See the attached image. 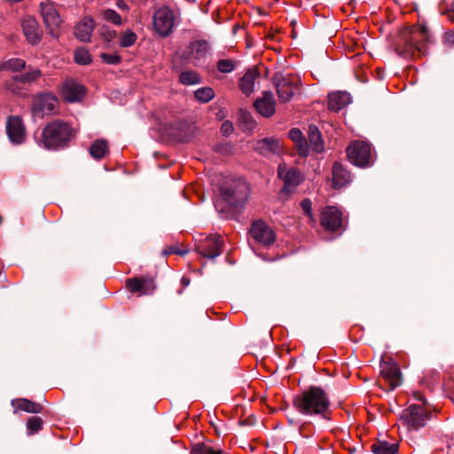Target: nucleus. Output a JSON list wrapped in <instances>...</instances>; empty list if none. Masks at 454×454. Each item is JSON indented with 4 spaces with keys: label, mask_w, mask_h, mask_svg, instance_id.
<instances>
[{
    "label": "nucleus",
    "mask_w": 454,
    "mask_h": 454,
    "mask_svg": "<svg viewBox=\"0 0 454 454\" xmlns=\"http://www.w3.org/2000/svg\"><path fill=\"white\" fill-rule=\"evenodd\" d=\"M278 176L284 183L281 192L286 194L294 192L304 179L301 171L297 168L289 167L285 163L278 165Z\"/></svg>",
    "instance_id": "obj_5"
},
{
    "label": "nucleus",
    "mask_w": 454,
    "mask_h": 454,
    "mask_svg": "<svg viewBox=\"0 0 454 454\" xmlns=\"http://www.w3.org/2000/svg\"><path fill=\"white\" fill-rule=\"evenodd\" d=\"M252 238L264 246H269L275 241L272 230L262 221H254L250 229Z\"/></svg>",
    "instance_id": "obj_15"
},
{
    "label": "nucleus",
    "mask_w": 454,
    "mask_h": 454,
    "mask_svg": "<svg viewBox=\"0 0 454 454\" xmlns=\"http://www.w3.org/2000/svg\"><path fill=\"white\" fill-rule=\"evenodd\" d=\"M6 133L12 144L21 145L24 142L26 130L20 116L8 117L6 121Z\"/></svg>",
    "instance_id": "obj_14"
},
{
    "label": "nucleus",
    "mask_w": 454,
    "mask_h": 454,
    "mask_svg": "<svg viewBox=\"0 0 454 454\" xmlns=\"http://www.w3.org/2000/svg\"><path fill=\"white\" fill-rule=\"evenodd\" d=\"M372 450L374 454H395L398 450V445L395 442L379 441L372 444Z\"/></svg>",
    "instance_id": "obj_31"
},
{
    "label": "nucleus",
    "mask_w": 454,
    "mask_h": 454,
    "mask_svg": "<svg viewBox=\"0 0 454 454\" xmlns=\"http://www.w3.org/2000/svg\"><path fill=\"white\" fill-rule=\"evenodd\" d=\"M200 454H223V452L220 450H215L204 442H200Z\"/></svg>",
    "instance_id": "obj_48"
},
{
    "label": "nucleus",
    "mask_w": 454,
    "mask_h": 454,
    "mask_svg": "<svg viewBox=\"0 0 454 454\" xmlns=\"http://www.w3.org/2000/svg\"><path fill=\"white\" fill-rule=\"evenodd\" d=\"M183 294V289H179V290L177 291V294H179V295H180V294Z\"/></svg>",
    "instance_id": "obj_58"
},
{
    "label": "nucleus",
    "mask_w": 454,
    "mask_h": 454,
    "mask_svg": "<svg viewBox=\"0 0 454 454\" xmlns=\"http://www.w3.org/2000/svg\"><path fill=\"white\" fill-rule=\"evenodd\" d=\"M43 421L40 417H30L27 421V434L31 435L38 433L43 428Z\"/></svg>",
    "instance_id": "obj_36"
},
{
    "label": "nucleus",
    "mask_w": 454,
    "mask_h": 454,
    "mask_svg": "<svg viewBox=\"0 0 454 454\" xmlns=\"http://www.w3.org/2000/svg\"><path fill=\"white\" fill-rule=\"evenodd\" d=\"M256 110L265 117H270L275 113V100L272 92L265 91L262 98L254 102Z\"/></svg>",
    "instance_id": "obj_21"
},
{
    "label": "nucleus",
    "mask_w": 454,
    "mask_h": 454,
    "mask_svg": "<svg viewBox=\"0 0 454 454\" xmlns=\"http://www.w3.org/2000/svg\"><path fill=\"white\" fill-rule=\"evenodd\" d=\"M23 34L29 44L35 46L41 40L43 32L39 23L34 17H27L21 21Z\"/></svg>",
    "instance_id": "obj_17"
},
{
    "label": "nucleus",
    "mask_w": 454,
    "mask_h": 454,
    "mask_svg": "<svg viewBox=\"0 0 454 454\" xmlns=\"http://www.w3.org/2000/svg\"><path fill=\"white\" fill-rule=\"evenodd\" d=\"M190 4H195L197 0H185Z\"/></svg>",
    "instance_id": "obj_56"
},
{
    "label": "nucleus",
    "mask_w": 454,
    "mask_h": 454,
    "mask_svg": "<svg viewBox=\"0 0 454 454\" xmlns=\"http://www.w3.org/2000/svg\"><path fill=\"white\" fill-rule=\"evenodd\" d=\"M137 38L136 33L131 29H128L121 38L120 46L122 48L130 47L136 43Z\"/></svg>",
    "instance_id": "obj_38"
},
{
    "label": "nucleus",
    "mask_w": 454,
    "mask_h": 454,
    "mask_svg": "<svg viewBox=\"0 0 454 454\" xmlns=\"http://www.w3.org/2000/svg\"><path fill=\"white\" fill-rule=\"evenodd\" d=\"M94 27V20L90 17H85L75 26L74 35L81 42H89Z\"/></svg>",
    "instance_id": "obj_22"
},
{
    "label": "nucleus",
    "mask_w": 454,
    "mask_h": 454,
    "mask_svg": "<svg viewBox=\"0 0 454 454\" xmlns=\"http://www.w3.org/2000/svg\"><path fill=\"white\" fill-rule=\"evenodd\" d=\"M253 148L255 152L266 157L278 155L281 152L280 141L274 137L257 140L253 145Z\"/></svg>",
    "instance_id": "obj_19"
},
{
    "label": "nucleus",
    "mask_w": 454,
    "mask_h": 454,
    "mask_svg": "<svg viewBox=\"0 0 454 454\" xmlns=\"http://www.w3.org/2000/svg\"><path fill=\"white\" fill-rule=\"evenodd\" d=\"M380 374L387 380L391 390L396 388L402 383L399 366L392 360L380 362Z\"/></svg>",
    "instance_id": "obj_16"
},
{
    "label": "nucleus",
    "mask_w": 454,
    "mask_h": 454,
    "mask_svg": "<svg viewBox=\"0 0 454 454\" xmlns=\"http://www.w3.org/2000/svg\"><path fill=\"white\" fill-rule=\"evenodd\" d=\"M12 405L17 409L28 413L37 414L42 412L43 406L35 402L30 401L26 398H20L12 401Z\"/></svg>",
    "instance_id": "obj_25"
},
{
    "label": "nucleus",
    "mask_w": 454,
    "mask_h": 454,
    "mask_svg": "<svg viewBox=\"0 0 454 454\" xmlns=\"http://www.w3.org/2000/svg\"><path fill=\"white\" fill-rule=\"evenodd\" d=\"M99 57L105 63L108 65H118L121 62V57L117 53L109 54L102 52Z\"/></svg>",
    "instance_id": "obj_40"
},
{
    "label": "nucleus",
    "mask_w": 454,
    "mask_h": 454,
    "mask_svg": "<svg viewBox=\"0 0 454 454\" xmlns=\"http://www.w3.org/2000/svg\"><path fill=\"white\" fill-rule=\"evenodd\" d=\"M100 36L106 42H111L116 36V32L110 29L107 26H103L99 29Z\"/></svg>",
    "instance_id": "obj_43"
},
{
    "label": "nucleus",
    "mask_w": 454,
    "mask_h": 454,
    "mask_svg": "<svg viewBox=\"0 0 454 454\" xmlns=\"http://www.w3.org/2000/svg\"><path fill=\"white\" fill-rule=\"evenodd\" d=\"M74 62L81 66H86L92 62L91 56L87 49L79 47L74 51Z\"/></svg>",
    "instance_id": "obj_34"
},
{
    "label": "nucleus",
    "mask_w": 454,
    "mask_h": 454,
    "mask_svg": "<svg viewBox=\"0 0 454 454\" xmlns=\"http://www.w3.org/2000/svg\"><path fill=\"white\" fill-rule=\"evenodd\" d=\"M126 285L131 293H138V295H151L156 289L154 278L146 275L128 278Z\"/></svg>",
    "instance_id": "obj_12"
},
{
    "label": "nucleus",
    "mask_w": 454,
    "mask_h": 454,
    "mask_svg": "<svg viewBox=\"0 0 454 454\" xmlns=\"http://www.w3.org/2000/svg\"><path fill=\"white\" fill-rule=\"evenodd\" d=\"M232 131H233V125L231 121H225L224 122L222 123L221 132L223 135L229 136L230 134L232 133Z\"/></svg>",
    "instance_id": "obj_50"
},
{
    "label": "nucleus",
    "mask_w": 454,
    "mask_h": 454,
    "mask_svg": "<svg viewBox=\"0 0 454 454\" xmlns=\"http://www.w3.org/2000/svg\"><path fill=\"white\" fill-rule=\"evenodd\" d=\"M272 82L277 90V93L280 101L286 102L293 98L294 94L295 84L293 77L290 74L277 73L274 75Z\"/></svg>",
    "instance_id": "obj_11"
},
{
    "label": "nucleus",
    "mask_w": 454,
    "mask_h": 454,
    "mask_svg": "<svg viewBox=\"0 0 454 454\" xmlns=\"http://www.w3.org/2000/svg\"><path fill=\"white\" fill-rule=\"evenodd\" d=\"M42 75L40 69H32L22 74L14 75L15 80L22 84H30Z\"/></svg>",
    "instance_id": "obj_32"
},
{
    "label": "nucleus",
    "mask_w": 454,
    "mask_h": 454,
    "mask_svg": "<svg viewBox=\"0 0 454 454\" xmlns=\"http://www.w3.org/2000/svg\"><path fill=\"white\" fill-rule=\"evenodd\" d=\"M74 137L75 131L68 122L55 120L43 128L38 145L47 150H62Z\"/></svg>",
    "instance_id": "obj_3"
},
{
    "label": "nucleus",
    "mask_w": 454,
    "mask_h": 454,
    "mask_svg": "<svg viewBox=\"0 0 454 454\" xmlns=\"http://www.w3.org/2000/svg\"><path fill=\"white\" fill-rule=\"evenodd\" d=\"M108 152L107 142L105 139L95 140L90 147V154L95 160H101Z\"/></svg>",
    "instance_id": "obj_30"
},
{
    "label": "nucleus",
    "mask_w": 454,
    "mask_h": 454,
    "mask_svg": "<svg viewBox=\"0 0 454 454\" xmlns=\"http://www.w3.org/2000/svg\"><path fill=\"white\" fill-rule=\"evenodd\" d=\"M59 104L57 97L52 93H42L34 98L32 103V116L34 119L43 118L44 115L55 112Z\"/></svg>",
    "instance_id": "obj_7"
},
{
    "label": "nucleus",
    "mask_w": 454,
    "mask_h": 454,
    "mask_svg": "<svg viewBox=\"0 0 454 454\" xmlns=\"http://www.w3.org/2000/svg\"><path fill=\"white\" fill-rule=\"evenodd\" d=\"M153 25L160 35L168 36L174 26L173 12L166 6L158 9L153 14Z\"/></svg>",
    "instance_id": "obj_10"
},
{
    "label": "nucleus",
    "mask_w": 454,
    "mask_h": 454,
    "mask_svg": "<svg viewBox=\"0 0 454 454\" xmlns=\"http://www.w3.org/2000/svg\"><path fill=\"white\" fill-rule=\"evenodd\" d=\"M191 279L187 276H183L181 278V285L183 287H187L190 285Z\"/></svg>",
    "instance_id": "obj_52"
},
{
    "label": "nucleus",
    "mask_w": 454,
    "mask_h": 454,
    "mask_svg": "<svg viewBox=\"0 0 454 454\" xmlns=\"http://www.w3.org/2000/svg\"><path fill=\"white\" fill-rule=\"evenodd\" d=\"M194 98L199 100V89L193 91Z\"/></svg>",
    "instance_id": "obj_55"
},
{
    "label": "nucleus",
    "mask_w": 454,
    "mask_h": 454,
    "mask_svg": "<svg viewBox=\"0 0 454 454\" xmlns=\"http://www.w3.org/2000/svg\"><path fill=\"white\" fill-rule=\"evenodd\" d=\"M303 212L309 217L312 216V202L309 199H304L301 202Z\"/></svg>",
    "instance_id": "obj_47"
},
{
    "label": "nucleus",
    "mask_w": 454,
    "mask_h": 454,
    "mask_svg": "<svg viewBox=\"0 0 454 454\" xmlns=\"http://www.w3.org/2000/svg\"><path fill=\"white\" fill-rule=\"evenodd\" d=\"M215 97V92L210 87L200 88V103H207Z\"/></svg>",
    "instance_id": "obj_42"
},
{
    "label": "nucleus",
    "mask_w": 454,
    "mask_h": 454,
    "mask_svg": "<svg viewBox=\"0 0 454 454\" xmlns=\"http://www.w3.org/2000/svg\"><path fill=\"white\" fill-rule=\"evenodd\" d=\"M234 146L232 144L227 142L224 144L218 145L216 146V151L225 156L231 155L234 153Z\"/></svg>",
    "instance_id": "obj_44"
},
{
    "label": "nucleus",
    "mask_w": 454,
    "mask_h": 454,
    "mask_svg": "<svg viewBox=\"0 0 454 454\" xmlns=\"http://www.w3.org/2000/svg\"><path fill=\"white\" fill-rule=\"evenodd\" d=\"M179 82L185 86L195 85L199 83V74L192 70L183 71L179 75Z\"/></svg>",
    "instance_id": "obj_35"
},
{
    "label": "nucleus",
    "mask_w": 454,
    "mask_h": 454,
    "mask_svg": "<svg viewBox=\"0 0 454 454\" xmlns=\"http://www.w3.org/2000/svg\"><path fill=\"white\" fill-rule=\"evenodd\" d=\"M20 82L15 80V77L12 76V78L6 82V87L9 90L15 94H20L22 89L19 85Z\"/></svg>",
    "instance_id": "obj_45"
},
{
    "label": "nucleus",
    "mask_w": 454,
    "mask_h": 454,
    "mask_svg": "<svg viewBox=\"0 0 454 454\" xmlns=\"http://www.w3.org/2000/svg\"><path fill=\"white\" fill-rule=\"evenodd\" d=\"M298 153L301 156H306L309 153V145L305 137L301 138V143H295Z\"/></svg>",
    "instance_id": "obj_46"
},
{
    "label": "nucleus",
    "mask_w": 454,
    "mask_h": 454,
    "mask_svg": "<svg viewBox=\"0 0 454 454\" xmlns=\"http://www.w3.org/2000/svg\"><path fill=\"white\" fill-rule=\"evenodd\" d=\"M351 181V176L341 164L334 163L333 167V183L334 188H341Z\"/></svg>",
    "instance_id": "obj_24"
},
{
    "label": "nucleus",
    "mask_w": 454,
    "mask_h": 454,
    "mask_svg": "<svg viewBox=\"0 0 454 454\" xmlns=\"http://www.w3.org/2000/svg\"><path fill=\"white\" fill-rule=\"evenodd\" d=\"M289 137L294 141V143H301V138H303V134L299 129H292L289 131Z\"/></svg>",
    "instance_id": "obj_49"
},
{
    "label": "nucleus",
    "mask_w": 454,
    "mask_h": 454,
    "mask_svg": "<svg viewBox=\"0 0 454 454\" xmlns=\"http://www.w3.org/2000/svg\"><path fill=\"white\" fill-rule=\"evenodd\" d=\"M427 31L425 27H417L412 29L411 38L408 41V45L411 50H415L419 52L422 51V47L419 44L420 39H427Z\"/></svg>",
    "instance_id": "obj_28"
},
{
    "label": "nucleus",
    "mask_w": 454,
    "mask_h": 454,
    "mask_svg": "<svg viewBox=\"0 0 454 454\" xmlns=\"http://www.w3.org/2000/svg\"><path fill=\"white\" fill-rule=\"evenodd\" d=\"M257 76L256 71L248 70L239 80V88L245 95L250 96L253 93Z\"/></svg>",
    "instance_id": "obj_26"
},
{
    "label": "nucleus",
    "mask_w": 454,
    "mask_h": 454,
    "mask_svg": "<svg viewBox=\"0 0 454 454\" xmlns=\"http://www.w3.org/2000/svg\"><path fill=\"white\" fill-rule=\"evenodd\" d=\"M117 7L121 10H128V4L123 0H118L116 4Z\"/></svg>",
    "instance_id": "obj_53"
},
{
    "label": "nucleus",
    "mask_w": 454,
    "mask_h": 454,
    "mask_svg": "<svg viewBox=\"0 0 454 454\" xmlns=\"http://www.w3.org/2000/svg\"><path fill=\"white\" fill-rule=\"evenodd\" d=\"M193 250H194L195 252L199 253V247L195 246Z\"/></svg>",
    "instance_id": "obj_57"
},
{
    "label": "nucleus",
    "mask_w": 454,
    "mask_h": 454,
    "mask_svg": "<svg viewBox=\"0 0 454 454\" xmlns=\"http://www.w3.org/2000/svg\"><path fill=\"white\" fill-rule=\"evenodd\" d=\"M197 115L187 114L160 123V130L164 138L179 143H188L197 131Z\"/></svg>",
    "instance_id": "obj_4"
},
{
    "label": "nucleus",
    "mask_w": 454,
    "mask_h": 454,
    "mask_svg": "<svg viewBox=\"0 0 454 454\" xmlns=\"http://www.w3.org/2000/svg\"><path fill=\"white\" fill-rule=\"evenodd\" d=\"M341 214L335 207H326L321 214V224L330 231H335L341 227Z\"/></svg>",
    "instance_id": "obj_18"
},
{
    "label": "nucleus",
    "mask_w": 454,
    "mask_h": 454,
    "mask_svg": "<svg viewBox=\"0 0 454 454\" xmlns=\"http://www.w3.org/2000/svg\"><path fill=\"white\" fill-rule=\"evenodd\" d=\"M181 57L184 59L189 60L192 59H199V41L192 42L184 51H182Z\"/></svg>",
    "instance_id": "obj_37"
},
{
    "label": "nucleus",
    "mask_w": 454,
    "mask_h": 454,
    "mask_svg": "<svg viewBox=\"0 0 454 454\" xmlns=\"http://www.w3.org/2000/svg\"><path fill=\"white\" fill-rule=\"evenodd\" d=\"M430 414L420 405H411L403 411L402 419L411 430H418L424 427Z\"/></svg>",
    "instance_id": "obj_8"
},
{
    "label": "nucleus",
    "mask_w": 454,
    "mask_h": 454,
    "mask_svg": "<svg viewBox=\"0 0 454 454\" xmlns=\"http://www.w3.org/2000/svg\"><path fill=\"white\" fill-rule=\"evenodd\" d=\"M220 202L232 215L246 206L250 193L247 183L241 177H228L220 186Z\"/></svg>",
    "instance_id": "obj_2"
},
{
    "label": "nucleus",
    "mask_w": 454,
    "mask_h": 454,
    "mask_svg": "<svg viewBox=\"0 0 454 454\" xmlns=\"http://www.w3.org/2000/svg\"><path fill=\"white\" fill-rule=\"evenodd\" d=\"M26 67V61L20 58H12L0 64V71L20 72Z\"/></svg>",
    "instance_id": "obj_29"
},
{
    "label": "nucleus",
    "mask_w": 454,
    "mask_h": 454,
    "mask_svg": "<svg viewBox=\"0 0 454 454\" xmlns=\"http://www.w3.org/2000/svg\"><path fill=\"white\" fill-rule=\"evenodd\" d=\"M308 137H309V146L314 152L319 153V152L323 151L324 146H323L321 134L316 126L310 125L309 127Z\"/></svg>",
    "instance_id": "obj_27"
},
{
    "label": "nucleus",
    "mask_w": 454,
    "mask_h": 454,
    "mask_svg": "<svg viewBox=\"0 0 454 454\" xmlns=\"http://www.w3.org/2000/svg\"><path fill=\"white\" fill-rule=\"evenodd\" d=\"M103 18L114 25H121V17L120 14L115 12L114 9H106L103 11Z\"/></svg>",
    "instance_id": "obj_39"
},
{
    "label": "nucleus",
    "mask_w": 454,
    "mask_h": 454,
    "mask_svg": "<svg viewBox=\"0 0 454 454\" xmlns=\"http://www.w3.org/2000/svg\"><path fill=\"white\" fill-rule=\"evenodd\" d=\"M188 252H189L188 249H180L177 246H170V247H168L165 249H163L161 254L164 256H168L169 254H174L184 256L186 254H188Z\"/></svg>",
    "instance_id": "obj_41"
},
{
    "label": "nucleus",
    "mask_w": 454,
    "mask_h": 454,
    "mask_svg": "<svg viewBox=\"0 0 454 454\" xmlns=\"http://www.w3.org/2000/svg\"><path fill=\"white\" fill-rule=\"evenodd\" d=\"M351 102L350 94L346 91L332 92L328 96V107L331 111L338 112Z\"/></svg>",
    "instance_id": "obj_23"
},
{
    "label": "nucleus",
    "mask_w": 454,
    "mask_h": 454,
    "mask_svg": "<svg viewBox=\"0 0 454 454\" xmlns=\"http://www.w3.org/2000/svg\"><path fill=\"white\" fill-rule=\"evenodd\" d=\"M211 50V46L208 42L200 40V54L201 53H208Z\"/></svg>",
    "instance_id": "obj_51"
},
{
    "label": "nucleus",
    "mask_w": 454,
    "mask_h": 454,
    "mask_svg": "<svg viewBox=\"0 0 454 454\" xmlns=\"http://www.w3.org/2000/svg\"><path fill=\"white\" fill-rule=\"evenodd\" d=\"M238 67V61L231 59H221L216 62V69L222 74H229Z\"/></svg>",
    "instance_id": "obj_33"
},
{
    "label": "nucleus",
    "mask_w": 454,
    "mask_h": 454,
    "mask_svg": "<svg viewBox=\"0 0 454 454\" xmlns=\"http://www.w3.org/2000/svg\"><path fill=\"white\" fill-rule=\"evenodd\" d=\"M61 93L68 103H78L85 96V87L73 78L66 80L61 85Z\"/></svg>",
    "instance_id": "obj_13"
},
{
    "label": "nucleus",
    "mask_w": 454,
    "mask_h": 454,
    "mask_svg": "<svg viewBox=\"0 0 454 454\" xmlns=\"http://www.w3.org/2000/svg\"><path fill=\"white\" fill-rule=\"evenodd\" d=\"M40 12L49 34L52 37L57 38L59 35L57 29L59 27L62 20L55 6L49 1L42 2L40 4Z\"/></svg>",
    "instance_id": "obj_9"
},
{
    "label": "nucleus",
    "mask_w": 454,
    "mask_h": 454,
    "mask_svg": "<svg viewBox=\"0 0 454 454\" xmlns=\"http://www.w3.org/2000/svg\"><path fill=\"white\" fill-rule=\"evenodd\" d=\"M191 454H199V443H193Z\"/></svg>",
    "instance_id": "obj_54"
},
{
    "label": "nucleus",
    "mask_w": 454,
    "mask_h": 454,
    "mask_svg": "<svg viewBox=\"0 0 454 454\" xmlns=\"http://www.w3.org/2000/svg\"><path fill=\"white\" fill-rule=\"evenodd\" d=\"M294 406L296 410L308 416H320L329 420L330 401L326 393L319 387H311L308 390L294 398Z\"/></svg>",
    "instance_id": "obj_1"
},
{
    "label": "nucleus",
    "mask_w": 454,
    "mask_h": 454,
    "mask_svg": "<svg viewBox=\"0 0 454 454\" xmlns=\"http://www.w3.org/2000/svg\"><path fill=\"white\" fill-rule=\"evenodd\" d=\"M349 161L355 166L365 168L371 165L372 149L369 144L356 141L347 148Z\"/></svg>",
    "instance_id": "obj_6"
},
{
    "label": "nucleus",
    "mask_w": 454,
    "mask_h": 454,
    "mask_svg": "<svg viewBox=\"0 0 454 454\" xmlns=\"http://www.w3.org/2000/svg\"><path fill=\"white\" fill-rule=\"evenodd\" d=\"M223 244L222 238L218 235H211L207 237L202 245L200 250V257L214 259L221 254V247Z\"/></svg>",
    "instance_id": "obj_20"
}]
</instances>
